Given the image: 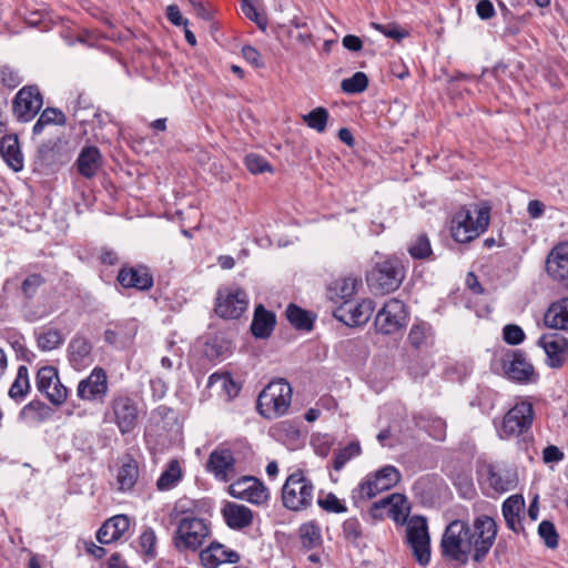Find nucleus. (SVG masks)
<instances>
[{
    "instance_id": "1",
    "label": "nucleus",
    "mask_w": 568,
    "mask_h": 568,
    "mask_svg": "<svg viewBox=\"0 0 568 568\" xmlns=\"http://www.w3.org/2000/svg\"><path fill=\"white\" fill-rule=\"evenodd\" d=\"M174 511L176 515H182L172 536L174 548L179 552H196L211 535L210 524L203 518L193 516L192 510L175 507Z\"/></svg>"
},
{
    "instance_id": "2",
    "label": "nucleus",
    "mask_w": 568,
    "mask_h": 568,
    "mask_svg": "<svg viewBox=\"0 0 568 568\" xmlns=\"http://www.w3.org/2000/svg\"><path fill=\"white\" fill-rule=\"evenodd\" d=\"M45 284L47 278L40 273H27L21 281V313L30 323L40 321L54 312V306L48 297H38Z\"/></svg>"
},
{
    "instance_id": "3",
    "label": "nucleus",
    "mask_w": 568,
    "mask_h": 568,
    "mask_svg": "<svg viewBox=\"0 0 568 568\" xmlns=\"http://www.w3.org/2000/svg\"><path fill=\"white\" fill-rule=\"evenodd\" d=\"M490 220V206H464L453 217L452 236L456 242L468 243L484 233Z\"/></svg>"
},
{
    "instance_id": "4",
    "label": "nucleus",
    "mask_w": 568,
    "mask_h": 568,
    "mask_svg": "<svg viewBox=\"0 0 568 568\" xmlns=\"http://www.w3.org/2000/svg\"><path fill=\"white\" fill-rule=\"evenodd\" d=\"M468 521L455 519L450 521L442 536L440 551L448 559L466 565L471 559Z\"/></svg>"
},
{
    "instance_id": "5",
    "label": "nucleus",
    "mask_w": 568,
    "mask_h": 568,
    "mask_svg": "<svg viewBox=\"0 0 568 568\" xmlns=\"http://www.w3.org/2000/svg\"><path fill=\"white\" fill-rule=\"evenodd\" d=\"M497 534L498 525L489 515H478L473 519L471 524L468 523L469 545L474 562L480 564L486 559L495 545Z\"/></svg>"
},
{
    "instance_id": "6",
    "label": "nucleus",
    "mask_w": 568,
    "mask_h": 568,
    "mask_svg": "<svg viewBox=\"0 0 568 568\" xmlns=\"http://www.w3.org/2000/svg\"><path fill=\"white\" fill-rule=\"evenodd\" d=\"M292 399V387L283 378L272 381L260 393L256 402L258 413L267 418H276L284 415Z\"/></svg>"
},
{
    "instance_id": "7",
    "label": "nucleus",
    "mask_w": 568,
    "mask_h": 568,
    "mask_svg": "<svg viewBox=\"0 0 568 568\" xmlns=\"http://www.w3.org/2000/svg\"><path fill=\"white\" fill-rule=\"evenodd\" d=\"M405 277V268L397 258H386L376 263L367 273L368 286L376 293L388 294L396 291Z\"/></svg>"
},
{
    "instance_id": "8",
    "label": "nucleus",
    "mask_w": 568,
    "mask_h": 568,
    "mask_svg": "<svg viewBox=\"0 0 568 568\" xmlns=\"http://www.w3.org/2000/svg\"><path fill=\"white\" fill-rule=\"evenodd\" d=\"M535 419L534 405L529 400L517 402L504 416L498 428L500 438L526 435Z\"/></svg>"
},
{
    "instance_id": "9",
    "label": "nucleus",
    "mask_w": 568,
    "mask_h": 568,
    "mask_svg": "<svg viewBox=\"0 0 568 568\" xmlns=\"http://www.w3.org/2000/svg\"><path fill=\"white\" fill-rule=\"evenodd\" d=\"M406 541L416 562L426 567L430 561V536L426 518L413 516L408 519Z\"/></svg>"
},
{
    "instance_id": "10",
    "label": "nucleus",
    "mask_w": 568,
    "mask_h": 568,
    "mask_svg": "<svg viewBox=\"0 0 568 568\" xmlns=\"http://www.w3.org/2000/svg\"><path fill=\"white\" fill-rule=\"evenodd\" d=\"M505 376L518 384H532L538 379L532 364L520 349H508L500 358Z\"/></svg>"
},
{
    "instance_id": "11",
    "label": "nucleus",
    "mask_w": 568,
    "mask_h": 568,
    "mask_svg": "<svg viewBox=\"0 0 568 568\" xmlns=\"http://www.w3.org/2000/svg\"><path fill=\"white\" fill-rule=\"evenodd\" d=\"M406 317L407 311L404 302L390 298L377 312L374 325L378 333L390 335L406 325Z\"/></svg>"
},
{
    "instance_id": "12",
    "label": "nucleus",
    "mask_w": 568,
    "mask_h": 568,
    "mask_svg": "<svg viewBox=\"0 0 568 568\" xmlns=\"http://www.w3.org/2000/svg\"><path fill=\"white\" fill-rule=\"evenodd\" d=\"M36 386L54 406H61L68 398L69 389L60 382L58 368L54 366L48 365L38 369Z\"/></svg>"
},
{
    "instance_id": "13",
    "label": "nucleus",
    "mask_w": 568,
    "mask_h": 568,
    "mask_svg": "<svg viewBox=\"0 0 568 568\" xmlns=\"http://www.w3.org/2000/svg\"><path fill=\"white\" fill-rule=\"evenodd\" d=\"M43 97L38 85L21 88L12 100V112L18 121L29 122L41 110Z\"/></svg>"
},
{
    "instance_id": "14",
    "label": "nucleus",
    "mask_w": 568,
    "mask_h": 568,
    "mask_svg": "<svg viewBox=\"0 0 568 568\" xmlns=\"http://www.w3.org/2000/svg\"><path fill=\"white\" fill-rule=\"evenodd\" d=\"M248 305L245 291L241 288H226L217 292L215 313L224 320H236L242 316Z\"/></svg>"
},
{
    "instance_id": "15",
    "label": "nucleus",
    "mask_w": 568,
    "mask_h": 568,
    "mask_svg": "<svg viewBox=\"0 0 568 568\" xmlns=\"http://www.w3.org/2000/svg\"><path fill=\"white\" fill-rule=\"evenodd\" d=\"M400 480L399 470L390 465L368 474L359 484L361 497H375L392 489Z\"/></svg>"
},
{
    "instance_id": "16",
    "label": "nucleus",
    "mask_w": 568,
    "mask_h": 568,
    "mask_svg": "<svg viewBox=\"0 0 568 568\" xmlns=\"http://www.w3.org/2000/svg\"><path fill=\"white\" fill-rule=\"evenodd\" d=\"M111 420L122 435L131 433L138 425V403L128 395H118L111 400Z\"/></svg>"
},
{
    "instance_id": "17",
    "label": "nucleus",
    "mask_w": 568,
    "mask_h": 568,
    "mask_svg": "<svg viewBox=\"0 0 568 568\" xmlns=\"http://www.w3.org/2000/svg\"><path fill=\"white\" fill-rule=\"evenodd\" d=\"M375 304L371 298H364L354 304L344 301L334 312V317L349 327L366 324L374 313Z\"/></svg>"
},
{
    "instance_id": "18",
    "label": "nucleus",
    "mask_w": 568,
    "mask_h": 568,
    "mask_svg": "<svg viewBox=\"0 0 568 568\" xmlns=\"http://www.w3.org/2000/svg\"><path fill=\"white\" fill-rule=\"evenodd\" d=\"M67 358L74 371H83L94 363L93 343L82 332L75 333L67 346Z\"/></svg>"
},
{
    "instance_id": "19",
    "label": "nucleus",
    "mask_w": 568,
    "mask_h": 568,
    "mask_svg": "<svg viewBox=\"0 0 568 568\" xmlns=\"http://www.w3.org/2000/svg\"><path fill=\"white\" fill-rule=\"evenodd\" d=\"M108 392V375L105 369L100 366H95L88 377L79 382L77 387V396L87 402H102Z\"/></svg>"
},
{
    "instance_id": "20",
    "label": "nucleus",
    "mask_w": 568,
    "mask_h": 568,
    "mask_svg": "<svg viewBox=\"0 0 568 568\" xmlns=\"http://www.w3.org/2000/svg\"><path fill=\"white\" fill-rule=\"evenodd\" d=\"M484 473L489 486L498 494H505L516 488L518 475L514 467L504 463L487 464Z\"/></svg>"
},
{
    "instance_id": "21",
    "label": "nucleus",
    "mask_w": 568,
    "mask_h": 568,
    "mask_svg": "<svg viewBox=\"0 0 568 568\" xmlns=\"http://www.w3.org/2000/svg\"><path fill=\"white\" fill-rule=\"evenodd\" d=\"M538 344L547 354V363L552 368H560L568 359V338L559 333L542 335Z\"/></svg>"
},
{
    "instance_id": "22",
    "label": "nucleus",
    "mask_w": 568,
    "mask_h": 568,
    "mask_svg": "<svg viewBox=\"0 0 568 568\" xmlns=\"http://www.w3.org/2000/svg\"><path fill=\"white\" fill-rule=\"evenodd\" d=\"M118 282L124 288L149 291L153 286V275L146 266H123L116 276Z\"/></svg>"
},
{
    "instance_id": "23",
    "label": "nucleus",
    "mask_w": 568,
    "mask_h": 568,
    "mask_svg": "<svg viewBox=\"0 0 568 568\" xmlns=\"http://www.w3.org/2000/svg\"><path fill=\"white\" fill-rule=\"evenodd\" d=\"M200 560L205 568H217L222 564H235L240 555L221 542L213 541L200 551Z\"/></svg>"
},
{
    "instance_id": "24",
    "label": "nucleus",
    "mask_w": 568,
    "mask_h": 568,
    "mask_svg": "<svg viewBox=\"0 0 568 568\" xmlns=\"http://www.w3.org/2000/svg\"><path fill=\"white\" fill-rule=\"evenodd\" d=\"M546 271L554 280L568 278V241L559 242L551 248L546 260Z\"/></svg>"
},
{
    "instance_id": "25",
    "label": "nucleus",
    "mask_w": 568,
    "mask_h": 568,
    "mask_svg": "<svg viewBox=\"0 0 568 568\" xmlns=\"http://www.w3.org/2000/svg\"><path fill=\"white\" fill-rule=\"evenodd\" d=\"M130 527V519L125 515H115L105 520L97 531V539L102 545L119 540Z\"/></svg>"
},
{
    "instance_id": "26",
    "label": "nucleus",
    "mask_w": 568,
    "mask_h": 568,
    "mask_svg": "<svg viewBox=\"0 0 568 568\" xmlns=\"http://www.w3.org/2000/svg\"><path fill=\"white\" fill-rule=\"evenodd\" d=\"M222 515L226 525L235 530L244 529L253 521V513L248 507L231 501L224 505Z\"/></svg>"
},
{
    "instance_id": "27",
    "label": "nucleus",
    "mask_w": 568,
    "mask_h": 568,
    "mask_svg": "<svg viewBox=\"0 0 568 568\" xmlns=\"http://www.w3.org/2000/svg\"><path fill=\"white\" fill-rule=\"evenodd\" d=\"M232 497H268L266 487L257 478L244 476L229 486Z\"/></svg>"
},
{
    "instance_id": "28",
    "label": "nucleus",
    "mask_w": 568,
    "mask_h": 568,
    "mask_svg": "<svg viewBox=\"0 0 568 568\" xmlns=\"http://www.w3.org/2000/svg\"><path fill=\"white\" fill-rule=\"evenodd\" d=\"M234 463L235 459L231 450L215 449L210 454L206 467L215 477L226 481L227 474L234 470Z\"/></svg>"
},
{
    "instance_id": "29",
    "label": "nucleus",
    "mask_w": 568,
    "mask_h": 568,
    "mask_svg": "<svg viewBox=\"0 0 568 568\" xmlns=\"http://www.w3.org/2000/svg\"><path fill=\"white\" fill-rule=\"evenodd\" d=\"M276 324V316L273 312L267 311L262 304L257 305L254 311L251 332L256 338H267L271 336Z\"/></svg>"
},
{
    "instance_id": "30",
    "label": "nucleus",
    "mask_w": 568,
    "mask_h": 568,
    "mask_svg": "<svg viewBox=\"0 0 568 568\" xmlns=\"http://www.w3.org/2000/svg\"><path fill=\"white\" fill-rule=\"evenodd\" d=\"M313 491L312 481L302 470H296L287 477L282 488V497H312Z\"/></svg>"
},
{
    "instance_id": "31",
    "label": "nucleus",
    "mask_w": 568,
    "mask_h": 568,
    "mask_svg": "<svg viewBox=\"0 0 568 568\" xmlns=\"http://www.w3.org/2000/svg\"><path fill=\"white\" fill-rule=\"evenodd\" d=\"M101 162L100 150L93 145L85 146L81 150L77 160L78 171L83 178L91 179L98 173Z\"/></svg>"
},
{
    "instance_id": "32",
    "label": "nucleus",
    "mask_w": 568,
    "mask_h": 568,
    "mask_svg": "<svg viewBox=\"0 0 568 568\" xmlns=\"http://www.w3.org/2000/svg\"><path fill=\"white\" fill-rule=\"evenodd\" d=\"M0 151L3 160L14 172H19L23 169V156L17 135L8 134L2 136Z\"/></svg>"
},
{
    "instance_id": "33",
    "label": "nucleus",
    "mask_w": 568,
    "mask_h": 568,
    "mask_svg": "<svg viewBox=\"0 0 568 568\" xmlns=\"http://www.w3.org/2000/svg\"><path fill=\"white\" fill-rule=\"evenodd\" d=\"M139 478V464L131 456L125 455L122 458L121 467L119 468L116 481L119 485V490L122 493H126L133 488Z\"/></svg>"
},
{
    "instance_id": "34",
    "label": "nucleus",
    "mask_w": 568,
    "mask_h": 568,
    "mask_svg": "<svg viewBox=\"0 0 568 568\" xmlns=\"http://www.w3.org/2000/svg\"><path fill=\"white\" fill-rule=\"evenodd\" d=\"M525 511V499H505L503 504V516L507 527L518 534L524 530L521 524Z\"/></svg>"
},
{
    "instance_id": "35",
    "label": "nucleus",
    "mask_w": 568,
    "mask_h": 568,
    "mask_svg": "<svg viewBox=\"0 0 568 568\" xmlns=\"http://www.w3.org/2000/svg\"><path fill=\"white\" fill-rule=\"evenodd\" d=\"M285 315L290 324L298 331H312L316 320V315L313 312L304 310L293 303L287 305Z\"/></svg>"
},
{
    "instance_id": "36",
    "label": "nucleus",
    "mask_w": 568,
    "mask_h": 568,
    "mask_svg": "<svg viewBox=\"0 0 568 568\" xmlns=\"http://www.w3.org/2000/svg\"><path fill=\"white\" fill-rule=\"evenodd\" d=\"M183 478V471L178 459H171L156 480L160 491H166L178 486Z\"/></svg>"
},
{
    "instance_id": "37",
    "label": "nucleus",
    "mask_w": 568,
    "mask_h": 568,
    "mask_svg": "<svg viewBox=\"0 0 568 568\" xmlns=\"http://www.w3.org/2000/svg\"><path fill=\"white\" fill-rule=\"evenodd\" d=\"M51 408L40 399H33L19 413V417L22 420L30 423H41L47 420L51 416Z\"/></svg>"
},
{
    "instance_id": "38",
    "label": "nucleus",
    "mask_w": 568,
    "mask_h": 568,
    "mask_svg": "<svg viewBox=\"0 0 568 568\" xmlns=\"http://www.w3.org/2000/svg\"><path fill=\"white\" fill-rule=\"evenodd\" d=\"M31 389L28 367L21 365L18 367L17 376L9 389V397L16 402L26 398Z\"/></svg>"
},
{
    "instance_id": "39",
    "label": "nucleus",
    "mask_w": 568,
    "mask_h": 568,
    "mask_svg": "<svg viewBox=\"0 0 568 568\" xmlns=\"http://www.w3.org/2000/svg\"><path fill=\"white\" fill-rule=\"evenodd\" d=\"M67 123V118L64 113L57 108H47L44 109L37 122L32 128L33 135H39L43 132L47 125L58 124L64 125Z\"/></svg>"
},
{
    "instance_id": "40",
    "label": "nucleus",
    "mask_w": 568,
    "mask_h": 568,
    "mask_svg": "<svg viewBox=\"0 0 568 568\" xmlns=\"http://www.w3.org/2000/svg\"><path fill=\"white\" fill-rule=\"evenodd\" d=\"M545 324L550 328L564 329L568 324V311L561 301L550 305L545 314Z\"/></svg>"
},
{
    "instance_id": "41",
    "label": "nucleus",
    "mask_w": 568,
    "mask_h": 568,
    "mask_svg": "<svg viewBox=\"0 0 568 568\" xmlns=\"http://www.w3.org/2000/svg\"><path fill=\"white\" fill-rule=\"evenodd\" d=\"M59 161V141H45L38 148L36 163L40 166H51Z\"/></svg>"
},
{
    "instance_id": "42",
    "label": "nucleus",
    "mask_w": 568,
    "mask_h": 568,
    "mask_svg": "<svg viewBox=\"0 0 568 568\" xmlns=\"http://www.w3.org/2000/svg\"><path fill=\"white\" fill-rule=\"evenodd\" d=\"M434 336L433 327L427 322H419L412 326L408 334V342L414 348H419L432 341Z\"/></svg>"
},
{
    "instance_id": "43",
    "label": "nucleus",
    "mask_w": 568,
    "mask_h": 568,
    "mask_svg": "<svg viewBox=\"0 0 568 568\" xmlns=\"http://www.w3.org/2000/svg\"><path fill=\"white\" fill-rule=\"evenodd\" d=\"M64 343L62 333L57 328H49L37 335V345L43 352L59 348Z\"/></svg>"
},
{
    "instance_id": "44",
    "label": "nucleus",
    "mask_w": 568,
    "mask_h": 568,
    "mask_svg": "<svg viewBox=\"0 0 568 568\" xmlns=\"http://www.w3.org/2000/svg\"><path fill=\"white\" fill-rule=\"evenodd\" d=\"M440 479L437 476H423L414 484L413 490L415 497H436L439 495L437 486Z\"/></svg>"
},
{
    "instance_id": "45",
    "label": "nucleus",
    "mask_w": 568,
    "mask_h": 568,
    "mask_svg": "<svg viewBox=\"0 0 568 568\" xmlns=\"http://www.w3.org/2000/svg\"><path fill=\"white\" fill-rule=\"evenodd\" d=\"M300 538L303 547L308 550L318 547L322 542L321 530L313 523L303 524L300 527Z\"/></svg>"
},
{
    "instance_id": "46",
    "label": "nucleus",
    "mask_w": 568,
    "mask_h": 568,
    "mask_svg": "<svg viewBox=\"0 0 568 568\" xmlns=\"http://www.w3.org/2000/svg\"><path fill=\"white\" fill-rule=\"evenodd\" d=\"M328 118V111L323 106H317L307 114H304L303 121L308 128L317 131L318 133H323L326 129Z\"/></svg>"
},
{
    "instance_id": "47",
    "label": "nucleus",
    "mask_w": 568,
    "mask_h": 568,
    "mask_svg": "<svg viewBox=\"0 0 568 568\" xmlns=\"http://www.w3.org/2000/svg\"><path fill=\"white\" fill-rule=\"evenodd\" d=\"M368 87V78L362 72H355L351 78L344 79L341 88L346 94H357L364 92Z\"/></svg>"
},
{
    "instance_id": "48",
    "label": "nucleus",
    "mask_w": 568,
    "mask_h": 568,
    "mask_svg": "<svg viewBox=\"0 0 568 568\" xmlns=\"http://www.w3.org/2000/svg\"><path fill=\"white\" fill-rule=\"evenodd\" d=\"M220 385V387L227 394L229 397H234L239 394L240 387L233 381L231 374L229 373H214L209 377L207 386L212 387L213 385Z\"/></svg>"
},
{
    "instance_id": "49",
    "label": "nucleus",
    "mask_w": 568,
    "mask_h": 568,
    "mask_svg": "<svg viewBox=\"0 0 568 568\" xmlns=\"http://www.w3.org/2000/svg\"><path fill=\"white\" fill-rule=\"evenodd\" d=\"M362 284V281L357 277L348 276L334 282V290L337 292V296L344 301L349 298L356 293L357 287Z\"/></svg>"
},
{
    "instance_id": "50",
    "label": "nucleus",
    "mask_w": 568,
    "mask_h": 568,
    "mask_svg": "<svg viewBox=\"0 0 568 568\" xmlns=\"http://www.w3.org/2000/svg\"><path fill=\"white\" fill-rule=\"evenodd\" d=\"M361 454V446L356 442L349 443L343 449H339L334 457L333 467L335 470H339L344 467V465L351 460L353 457H356Z\"/></svg>"
},
{
    "instance_id": "51",
    "label": "nucleus",
    "mask_w": 568,
    "mask_h": 568,
    "mask_svg": "<svg viewBox=\"0 0 568 568\" xmlns=\"http://www.w3.org/2000/svg\"><path fill=\"white\" fill-rule=\"evenodd\" d=\"M140 550L148 558L153 559L156 556V536L152 528H146L139 538Z\"/></svg>"
},
{
    "instance_id": "52",
    "label": "nucleus",
    "mask_w": 568,
    "mask_h": 568,
    "mask_svg": "<svg viewBox=\"0 0 568 568\" xmlns=\"http://www.w3.org/2000/svg\"><path fill=\"white\" fill-rule=\"evenodd\" d=\"M244 164L252 174L273 171L270 162L264 156L255 153L247 154L244 159Z\"/></svg>"
},
{
    "instance_id": "53",
    "label": "nucleus",
    "mask_w": 568,
    "mask_h": 568,
    "mask_svg": "<svg viewBox=\"0 0 568 568\" xmlns=\"http://www.w3.org/2000/svg\"><path fill=\"white\" fill-rule=\"evenodd\" d=\"M408 252L413 258L424 260L432 254L429 239L426 234H420L414 243L408 247Z\"/></svg>"
},
{
    "instance_id": "54",
    "label": "nucleus",
    "mask_w": 568,
    "mask_h": 568,
    "mask_svg": "<svg viewBox=\"0 0 568 568\" xmlns=\"http://www.w3.org/2000/svg\"><path fill=\"white\" fill-rule=\"evenodd\" d=\"M407 499H399L398 503H388L387 516L392 518L396 524L403 525L407 523V517L410 511V507L407 505Z\"/></svg>"
},
{
    "instance_id": "55",
    "label": "nucleus",
    "mask_w": 568,
    "mask_h": 568,
    "mask_svg": "<svg viewBox=\"0 0 568 568\" xmlns=\"http://www.w3.org/2000/svg\"><path fill=\"white\" fill-rule=\"evenodd\" d=\"M538 535L548 548L554 549L558 546L559 536L551 521L542 520L538 526Z\"/></svg>"
},
{
    "instance_id": "56",
    "label": "nucleus",
    "mask_w": 568,
    "mask_h": 568,
    "mask_svg": "<svg viewBox=\"0 0 568 568\" xmlns=\"http://www.w3.org/2000/svg\"><path fill=\"white\" fill-rule=\"evenodd\" d=\"M241 9L244 16L253 21L258 29L265 31L268 24L267 18L264 14H261L252 1L244 0V3H241Z\"/></svg>"
},
{
    "instance_id": "57",
    "label": "nucleus",
    "mask_w": 568,
    "mask_h": 568,
    "mask_svg": "<svg viewBox=\"0 0 568 568\" xmlns=\"http://www.w3.org/2000/svg\"><path fill=\"white\" fill-rule=\"evenodd\" d=\"M0 80L4 87L16 89L22 83L23 78L20 75L19 70L6 64L0 69Z\"/></svg>"
},
{
    "instance_id": "58",
    "label": "nucleus",
    "mask_w": 568,
    "mask_h": 568,
    "mask_svg": "<svg viewBox=\"0 0 568 568\" xmlns=\"http://www.w3.org/2000/svg\"><path fill=\"white\" fill-rule=\"evenodd\" d=\"M227 351L223 339L213 337L205 342L203 353L209 359H217Z\"/></svg>"
},
{
    "instance_id": "59",
    "label": "nucleus",
    "mask_w": 568,
    "mask_h": 568,
    "mask_svg": "<svg viewBox=\"0 0 568 568\" xmlns=\"http://www.w3.org/2000/svg\"><path fill=\"white\" fill-rule=\"evenodd\" d=\"M372 27L379 32H382L385 37L394 39V40H402L405 37H407L408 32L404 29L399 28L396 23H388V24H382L372 22Z\"/></svg>"
},
{
    "instance_id": "60",
    "label": "nucleus",
    "mask_w": 568,
    "mask_h": 568,
    "mask_svg": "<svg viewBox=\"0 0 568 568\" xmlns=\"http://www.w3.org/2000/svg\"><path fill=\"white\" fill-rule=\"evenodd\" d=\"M423 427L436 440H444L446 437V422L440 417L429 419Z\"/></svg>"
},
{
    "instance_id": "61",
    "label": "nucleus",
    "mask_w": 568,
    "mask_h": 568,
    "mask_svg": "<svg viewBox=\"0 0 568 568\" xmlns=\"http://www.w3.org/2000/svg\"><path fill=\"white\" fill-rule=\"evenodd\" d=\"M504 341L509 345H518L524 342L525 333L523 328L516 324H508L503 329Z\"/></svg>"
},
{
    "instance_id": "62",
    "label": "nucleus",
    "mask_w": 568,
    "mask_h": 568,
    "mask_svg": "<svg viewBox=\"0 0 568 568\" xmlns=\"http://www.w3.org/2000/svg\"><path fill=\"white\" fill-rule=\"evenodd\" d=\"M343 534L346 539L355 541L361 537V525L356 519H347L343 524Z\"/></svg>"
},
{
    "instance_id": "63",
    "label": "nucleus",
    "mask_w": 568,
    "mask_h": 568,
    "mask_svg": "<svg viewBox=\"0 0 568 568\" xmlns=\"http://www.w3.org/2000/svg\"><path fill=\"white\" fill-rule=\"evenodd\" d=\"M242 55L255 68H262L264 65L261 53L252 45H244L242 48Z\"/></svg>"
},
{
    "instance_id": "64",
    "label": "nucleus",
    "mask_w": 568,
    "mask_h": 568,
    "mask_svg": "<svg viewBox=\"0 0 568 568\" xmlns=\"http://www.w3.org/2000/svg\"><path fill=\"white\" fill-rule=\"evenodd\" d=\"M103 339L108 345L114 346L119 342L125 339L122 327L120 324H115V328H106L103 333Z\"/></svg>"
}]
</instances>
